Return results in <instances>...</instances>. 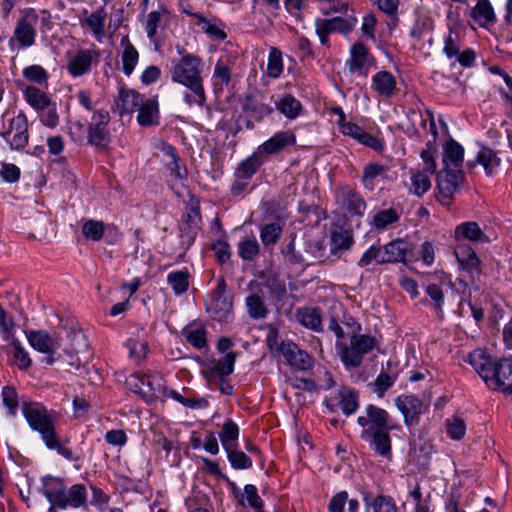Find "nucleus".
<instances>
[{
	"label": "nucleus",
	"instance_id": "obj_14",
	"mask_svg": "<svg viewBox=\"0 0 512 512\" xmlns=\"http://www.w3.org/2000/svg\"><path fill=\"white\" fill-rule=\"evenodd\" d=\"M374 61L375 59L370 55L363 43H355L350 48V56L346 61V65L350 73L366 75V72L363 71L364 68L368 65H373Z\"/></svg>",
	"mask_w": 512,
	"mask_h": 512
},
{
	"label": "nucleus",
	"instance_id": "obj_27",
	"mask_svg": "<svg viewBox=\"0 0 512 512\" xmlns=\"http://www.w3.org/2000/svg\"><path fill=\"white\" fill-rule=\"evenodd\" d=\"M455 239L469 240L471 242H488L489 238L484 234L477 222L468 221L459 224L455 228Z\"/></svg>",
	"mask_w": 512,
	"mask_h": 512
},
{
	"label": "nucleus",
	"instance_id": "obj_32",
	"mask_svg": "<svg viewBox=\"0 0 512 512\" xmlns=\"http://www.w3.org/2000/svg\"><path fill=\"white\" fill-rule=\"evenodd\" d=\"M265 160L262 155L254 152L245 160L241 161L236 168L235 177L251 180L253 175L257 172V170L264 164Z\"/></svg>",
	"mask_w": 512,
	"mask_h": 512
},
{
	"label": "nucleus",
	"instance_id": "obj_34",
	"mask_svg": "<svg viewBox=\"0 0 512 512\" xmlns=\"http://www.w3.org/2000/svg\"><path fill=\"white\" fill-rule=\"evenodd\" d=\"M181 333L193 348L198 350L207 348V331L205 328L190 324L184 327Z\"/></svg>",
	"mask_w": 512,
	"mask_h": 512
},
{
	"label": "nucleus",
	"instance_id": "obj_60",
	"mask_svg": "<svg viewBox=\"0 0 512 512\" xmlns=\"http://www.w3.org/2000/svg\"><path fill=\"white\" fill-rule=\"evenodd\" d=\"M396 381V376H392L385 371H381L373 382L374 392L383 397L384 394L391 388Z\"/></svg>",
	"mask_w": 512,
	"mask_h": 512
},
{
	"label": "nucleus",
	"instance_id": "obj_52",
	"mask_svg": "<svg viewBox=\"0 0 512 512\" xmlns=\"http://www.w3.org/2000/svg\"><path fill=\"white\" fill-rule=\"evenodd\" d=\"M168 16V10L161 8L160 10L151 11L147 15L145 22V31L149 40L154 41L157 30L161 27V22L164 17Z\"/></svg>",
	"mask_w": 512,
	"mask_h": 512
},
{
	"label": "nucleus",
	"instance_id": "obj_37",
	"mask_svg": "<svg viewBox=\"0 0 512 512\" xmlns=\"http://www.w3.org/2000/svg\"><path fill=\"white\" fill-rule=\"evenodd\" d=\"M297 319L301 325L316 332H322L320 312L316 308H301L297 311Z\"/></svg>",
	"mask_w": 512,
	"mask_h": 512
},
{
	"label": "nucleus",
	"instance_id": "obj_18",
	"mask_svg": "<svg viewBox=\"0 0 512 512\" xmlns=\"http://www.w3.org/2000/svg\"><path fill=\"white\" fill-rule=\"evenodd\" d=\"M29 344L37 351L44 354H54L61 346L60 340L54 335L38 330L30 331L27 335Z\"/></svg>",
	"mask_w": 512,
	"mask_h": 512
},
{
	"label": "nucleus",
	"instance_id": "obj_39",
	"mask_svg": "<svg viewBox=\"0 0 512 512\" xmlns=\"http://www.w3.org/2000/svg\"><path fill=\"white\" fill-rule=\"evenodd\" d=\"M353 243L352 234L347 230L334 231L330 238L331 255L338 256L339 253L347 251Z\"/></svg>",
	"mask_w": 512,
	"mask_h": 512
},
{
	"label": "nucleus",
	"instance_id": "obj_19",
	"mask_svg": "<svg viewBox=\"0 0 512 512\" xmlns=\"http://www.w3.org/2000/svg\"><path fill=\"white\" fill-rule=\"evenodd\" d=\"M396 79L386 70L378 71L372 76L371 88L381 97L390 98L396 90Z\"/></svg>",
	"mask_w": 512,
	"mask_h": 512
},
{
	"label": "nucleus",
	"instance_id": "obj_2",
	"mask_svg": "<svg viewBox=\"0 0 512 512\" xmlns=\"http://www.w3.org/2000/svg\"><path fill=\"white\" fill-rule=\"evenodd\" d=\"M202 60L193 54L172 59L169 69L172 82L184 86L183 101L188 106L205 107L207 96L201 75Z\"/></svg>",
	"mask_w": 512,
	"mask_h": 512
},
{
	"label": "nucleus",
	"instance_id": "obj_29",
	"mask_svg": "<svg viewBox=\"0 0 512 512\" xmlns=\"http://www.w3.org/2000/svg\"><path fill=\"white\" fill-rule=\"evenodd\" d=\"M143 100V96L138 92L121 88L117 99V109L120 115L131 113L138 108Z\"/></svg>",
	"mask_w": 512,
	"mask_h": 512
},
{
	"label": "nucleus",
	"instance_id": "obj_22",
	"mask_svg": "<svg viewBox=\"0 0 512 512\" xmlns=\"http://www.w3.org/2000/svg\"><path fill=\"white\" fill-rule=\"evenodd\" d=\"M274 105L275 109L289 120L296 119L303 111L302 103L290 93L281 95L274 101Z\"/></svg>",
	"mask_w": 512,
	"mask_h": 512
},
{
	"label": "nucleus",
	"instance_id": "obj_56",
	"mask_svg": "<svg viewBox=\"0 0 512 512\" xmlns=\"http://www.w3.org/2000/svg\"><path fill=\"white\" fill-rule=\"evenodd\" d=\"M259 250L260 246L255 237L245 238L238 244V254L243 260H253Z\"/></svg>",
	"mask_w": 512,
	"mask_h": 512
},
{
	"label": "nucleus",
	"instance_id": "obj_48",
	"mask_svg": "<svg viewBox=\"0 0 512 512\" xmlns=\"http://www.w3.org/2000/svg\"><path fill=\"white\" fill-rule=\"evenodd\" d=\"M247 312L252 319H263L268 315V309L261 296L258 294L249 295L246 300Z\"/></svg>",
	"mask_w": 512,
	"mask_h": 512
},
{
	"label": "nucleus",
	"instance_id": "obj_20",
	"mask_svg": "<svg viewBox=\"0 0 512 512\" xmlns=\"http://www.w3.org/2000/svg\"><path fill=\"white\" fill-rule=\"evenodd\" d=\"M365 512H397L396 501L390 495L380 494L375 497L368 493L363 495Z\"/></svg>",
	"mask_w": 512,
	"mask_h": 512
},
{
	"label": "nucleus",
	"instance_id": "obj_43",
	"mask_svg": "<svg viewBox=\"0 0 512 512\" xmlns=\"http://www.w3.org/2000/svg\"><path fill=\"white\" fill-rule=\"evenodd\" d=\"M190 274L186 268L172 271L167 275V282L175 295H182L189 288Z\"/></svg>",
	"mask_w": 512,
	"mask_h": 512
},
{
	"label": "nucleus",
	"instance_id": "obj_8",
	"mask_svg": "<svg viewBox=\"0 0 512 512\" xmlns=\"http://www.w3.org/2000/svg\"><path fill=\"white\" fill-rule=\"evenodd\" d=\"M100 53L96 49H80L68 61L66 69L73 77L78 78L90 73L93 66L99 63Z\"/></svg>",
	"mask_w": 512,
	"mask_h": 512
},
{
	"label": "nucleus",
	"instance_id": "obj_62",
	"mask_svg": "<svg viewBox=\"0 0 512 512\" xmlns=\"http://www.w3.org/2000/svg\"><path fill=\"white\" fill-rule=\"evenodd\" d=\"M446 428L448 436L453 440H460L466 432L465 421L459 417L447 419Z\"/></svg>",
	"mask_w": 512,
	"mask_h": 512
},
{
	"label": "nucleus",
	"instance_id": "obj_17",
	"mask_svg": "<svg viewBox=\"0 0 512 512\" xmlns=\"http://www.w3.org/2000/svg\"><path fill=\"white\" fill-rule=\"evenodd\" d=\"M236 354L233 352L226 353L219 360L213 361L207 372L206 378L210 386L213 385L215 380L226 379L227 376L233 373Z\"/></svg>",
	"mask_w": 512,
	"mask_h": 512
},
{
	"label": "nucleus",
	"instance_id": "obj_54",
	"mask_svg": "<svg viewBox=\"0 0 512 512\" xmlns=\"http://www.w3.org/2000/svg\"><path fill=\"white\" fill-rule=\"evenodd\" d=\"M340 408L342 412L346 415H352L354 414L358 407V395L356 391L351 389H345L340 392V401H339Z\"/></svg>",
	"mask_w": 512,
	"mask_h": 512
},
{
	"label": "nucleus",
	"instance_id": "obj_23",
	"mask_svg": "<svg viewBox=\"0 0 512 512\" xmlns=\"http://www.w3.org/2000/svg\"><path fill=\"white\" fill-rule=\"evenodd\" d=\"M136 382L131 384L134 391L144 397H154L163 390L160 378L157 375L143 374L134 378Z\"/></svg>",
	"mask_w": 512,
	"mask_h": 512
},
{
	"label": "nucleus",
	"instance_id": "obj_21",
	"mask_svg": "<svg viewBox=\"0 0 512 512\" xmlns=\"http://www.w3.org/2000/svg\"><path fill=\"white\" fill-rule=\"evenodd\" d=\"M232 61L228 57L217 60L212 74V84L215 91L223 90L232 80Z\"/></svg>",
	"mask_w": 512,
	"mask_h": 512
},
{
	"label": "nucleus",
	"instance_id": "obj_12",
	"mask_svg": "<svg viewBox=\"0 0 512 512\" xmlns=\"http://www.w3.org/2000/svg\"><path fill=\"white\" fill-rule=\"evenodd\" d=\"M395 405L404 417V423L410 427L418 423L420 415L424 412L423 402L414 395H400Z\"/></svg>",
	"mask_w": 512,
	"mask_h": 512
},
{
	"label": "nucleus",
	"instance_id": "obj_9",
	"mask_svg": "<svg viewBox=\"0 0 512 512\" xmlns=\"http://www.w3.org/2000/svg\"><path fill=\"white\" fill-rule=\"evenodd\" d=\"M464 180L462 169L443 168L437 174V189L439 192V200L443 204H448L454 193L458 191Z\"/></svg>",
	"mask_w": 512,
	"mask_h": 512
},
{
	"label": "nucleus",
	"instance_id": "obj_35",
	"mask_svg": "<svg viewBox=\"0 0 512 512\" xmlns=\"http://www.w3.org/2000/svg\"><path fill=\"white\" fill-rule=\"evenodd\" d=\"M388 169L377 163H368L363 168L362 185L366 190L373 191L379 177H386Z\"/></svg>",
	"mask_w": 512,
	"mask_h": 512
},
{
	"label": "nucleus",
	"instance_id": "obj_5",
	"mask_svg": "<svg viewBox=\"0 0 512 512\" xmlns=\"http://www.w3.org/2000/svg\"><path fill=\"white\" fill-rule=\"evenodd\" d=\"M38 20L39 15L35 9L27 8L22 11V15L14 27L13 35L8 41L10 49H26L35 44Z\"/></svg>",
	"mask_w": 512,
	"mask_h": 512
},
{
	"label": "nucleus",
	"instance_id": "obj_10",
	"mask_svg": "<svg viewBox=\"0 0 512 512\" xmlns=\"http://www.w3.org/2000/svg\"><path fill=\"white\" fill-rule=\"evenodd\" d=\"M357 422L362 427V432H367L369 429L377 431L397 428L391 423L386 410L372 404L365 408V415L359 416Z\"/></svg>",
	"mask_w": 512,
	"mask_h": 512
},
{
	"label": "nucleus",
	"instance_id": "obj_45",
	"mask_svg": "<svg viewBox=\"0 0 512 512\" xmlns=\"http://www.w3.org/2000/svg\"><path fill=\"white\" fill-rule=\"evenodd\" d=\"M16 122L15 132H13V135H11L5 142L10 146L12 150H23L28 145V121H26L24 124H20L19 121Z\"/></svg>",
	"mask_w": 512,
	"mask_h": 512
},
{
	"label": "nucleus",
	"instance_id": "obj_55",
	"mask_svg": "<svg viewBox=\"0 0 512 512\" xmlns=\"http://www.w3.org/2000/svg\"><path fill=\"white\" fill-rule=\"evenodd\" d=\"M283 72L282 53L278 48L271 47L268 55L267 74L271 78H278Z\"/></svg>",
	"mask_w": 512,
	"mask_h": 512
},
{
	"label": "nucleus",
	"instance_id": "obj_7",
	"mask_svg": "<svg viewBox=\"0 0 512 512\" xmlns=\"http://www.w3.org/2000/svg\"><path fill=\"white\" fill-rule=\"evenodd\" d=\"M110 122L109 112L105 109L96 110L88 127L87 142L100 149H105L111 140L107 128Z\"/></svg>",
	"mask_w": 512,
	"mask_h": 512
},
{
	"label": "nucleus",
	"instance_id": "obj_26",
	"mask_svg": "<svg viewBox=\"0 0 512 512\" xmlns=\"http://www.w3.org/2000/svg\"><path fill=\"white\" fill-rule=\"evenodd\" d=\"M66 509L72 507L74 509L86 508L88 494L85 485L74 484L68 490L64 489V496L61 497Z\"/></svg>",
	"mask_w": 512,
	"mask_h": 512
},
{
	"label": "nucleus",
	"instance_id": "obj_58",
	"mask_svg": "<svg viewBox=\"0 0 512 512\" xmlns=\"http://www.w3.org/2000/svg\"><path fill=\"white\" fill-rule=\"evenodd\" d=\"M3 405L8 409V415L15 417L19 407V399L14 387L5 386L1 393Z\"/></svg>",
	"mask_w": 512,
	"mask_h": 512
},
{
	"label": "nucleus",
	"instance_id": "obj_30",
	"mask_svg": "<svg viewBox=\"0 0 512 512\" xmlns=\"http://www.w3.org/2000/svg\"><path fill=\"white\" fill-rule=\"evenodd\" d=\"M454 253L458 263L463 269L469 272L478 269L480 261L471 246L467 244H457Z\"/></svg>",
	"mask_w": 512,
	"mask_h": 512
},
{
	"label": "nucleus",
	"instance_id": "obj_44",
	"mask_svg": "<svg viewBox=\"0 0 512 512\" xmlns=\"http://www.w3.org/2000/svg\"><path fill=\"white\" fill-rule=\"evenodd\" d=\"M410 181L409 192L418 197L424 195L431 188L429 176L423 171L411 170Z\"/></svg>",
	"mask_w": 512,
	"mask_h": 512
},
{
	"label": "nucleus",
	"instance_id": "obj_6",
	"mask_svg": "<svg viewBox=\"0 0 512 512\" xmlns=\"http://www.w3.org/2000/svg\"><path fill=\"white\" fill-rule=\"evenodd\" d=\"M205 306L212 319L224 323L232 321L234 316L232 296L226 291L224 278L218 280L215 289L207 296Z\"/></svg>",
	"mask_w": 512,
	"mask_h": 512
},
{
	"label": "nucleus",
	"instance_id": "obj_1",
	"mask_svg": "<svg viewBox=\"0 0 512 512\" xmlns=\"http://www.w3.org/2000/svg\"><path fill=\"white\" fill-rule=\"evenodd\" d=\"M21 410L29 427L40 434L47 449L55 450L68 461H78L80 459L79 456L75 455L71 449L64 445L68 440L66 439L62 442L56 432V423L58 421V413L56 411L48 410L39 402L29 401H22Z\"/></svg>",
	"mask_w": 512,
	"mask_h": 512
},
{
	"label": "nucleus",
	"instance_id": "obj_41",
	"mask_svg": "<svg viewBox=\"0 0 512 512\" xmlns=\"http://www.w3.org/2000/svg\"><path fill=\"white\" fill-rule=\"evenodd\" d=\"M2 128L0 130V136L4 139V141L8 140L13 132L16 130L15 123L19 121L20 124H24L27 120V117L23 113H19L18 115H14V112L6 110L1 115Z\"/></svg>",
	"mask_w": 512,
	"mask_h": 512
},
{
	"label": "nucleus",
	"instance_id": "obj_24",
	"mask_svg": "<svg viewBox=\"0 0 512 512\" xmlns=\"http://www.w3.org/2000/svg\"><path fill=\"white\" fill-rule=\"evenodd\" d=\"M464 160V148L454 139H450L444 146L443 162L444 168L462 169Z\"/></svg>",
	"mask_w": 512,
	"mask_h": 512
},
{
	"label": "nucleus",
	"instance_id": "obj_63",
	"mask_svg": "<svg viewBox=\"0 0 512 512\" xmlns=\"http://www.w3.org/2000/svg\"><path fill=\"white\" fill-rule=\"evenodd\" d=\"M41 123L48 128H55L59 124V114L55 102L51 103L46 109L39 111Z\"/></svg>",
	"mask_w": 512,
	"mask_h": 512
},
{
	"label": "nucleus",
	"instance_id": "obj_53",
	"mask_svg": "<svg viewBox=\"0 0 512 512\" xmlns=\"http://www.w3.org/2000/svg\"><path fill=\"white\" fill-rule=\"evenodd\" d=\"M399 218L400 215L396 209L388 208L376 212L372 217V223L377 229H385L396 223Z\"/></svg>",
	"mask_w": 512,
	"mask_h": 512
},
{
	"label": "nucleus",
	"instance_id": "obj_50",
	"mask_svg": "<svg viewBox=\"0 0 512 512\" xmlns=\"http://www.w3.org/2000/svg\"><path fill=\"white\" fill-rule=\"evenodd\" d=\"M477 162L483 166L487 175H491L499 167L500 159L492 149L482 147L477 154Z\"/></svg>",
	"mask_w": 512,
	"mask_h": 512
},
{
	"label": "nucleus",
	"instance_id": "obj_13",
	"mask_svg": "<svg viewBox=\"0 0 512 512\" xmlns=\"http://www.w3.org/2000/svg\"><path fill=\"white\" fill-rule=\"evenodd\" d=\"M279 350L293 368L302 371L311 368L313 363L312 357L307 352L301 350L295 343L290 341L283 342Z\"/></svg>",
	"mask_w": 512,
	"mask_h": 512
},
{
	"label": "nucleus",
	"instance_id": "obj_11",
	"mask_svg": "<svg viewBox=\"0 0 512 512\" xmlns=\"http://www.w3.org/2000/svg\"><path fill=\"white\" fill-rule=\"evenodd\" d=\"M336 202L349 216H362L366 210V202L350 186H342L336 191Z\"/></svg>",
	"mask_w": 512,
	"mask_h": 512
},
{
	"label": "nucleus",
	"instance_id": "obj_3",
	"mask_svg": "<svg viewBox=\"0 0 512 512\" xmlns=\"http://www.w3.org/2000/svg\"><path fill=\"white\" fill-rule=\"evenodd\" d=\"M469 363L488 388L504 394H512V359H493L483 349L469 354Z\"/></svg>",
	"mask_w": 512,
	"mask_h": 512
},
{
	"label": "nucleus",
	"instance_id": "obj_31",
	"mask_svg": "<svg viewBox=\"0 0 512 512\" xmlns=\"http://www.w3.org/2000/svg\"><path fill=\"white\" fill-rule=\"evenodd\" d=\"M137 122L141 126H151L158 123V102L155 99H146L138 106Z\"/></svg>",
	"mask_w": 512,
	"mask_h": 512
},
{
	"label": "nucleus",
	"instance_id": "obj_15",
	"mask_svg": "<svg viewBox=\"0 0 512 512\" xmlns=\"http://www.w3.org/2000/svg\"><path fill=\"white\" fill-rule=\"evenodd\" d=\"M392 429H383L367 432H361V439L369 442L373 446L374 452L382 457L389 458L392 454L391 438L389 431Z\"/></svg>",
	"mask_w": 512,
	"mask_h": 512
},
{
	"label": "nucleus",
	"instance_id": "obj_33",
	"mask_svg": "<svg viewBox=\"0 0 512 512\" xmlns=\"http://www.w3.org/2000/svg\"><path fill=\"white\" fill-rule=\"evenodd\" d=\"M41 483L42 485L39 488V492L44 495L47 500L64 496L65 485L61 478L46 475L41 478Z\"/></svg>",
	"mask_w": 512,
	"mask_h": 512
},
{
	"label": "nucleus",
	"instance_id": "obj_59",
	"mask_svg": "<svg viewBox=\"0 0 512 512\" xmlns=\"http://www.w3.org/2000/svg\"><path fill=\"white\" fill-rule=\"evenodd\" d=\"M22 74L26 80L38 85L47 83L49 78L47 71L42 66L37 64L25 67Z\"/></svg>",
	"mask_w": 512,
	"mask_h": 512
},
{
	"label": "nucleus",
	"instance_id": "obj_36",
	"mask_svg": "<svg viewBox=\"0 0 512 512\" xmlns=\"http://www.w3.org/2000/svg\"><path fill=\"white\" fill-rule=\"evenodd\" d=\"M381 263H396L405 259L406 248L401 240L391 241L381 247Z\"/></svg>",
	"mask_w": 512,
	"mask_h": 512
},
{
	"label": "nucleus",
	"instance_id": "obj_4",
	"mask_svg": "<svg viewBox=\"0 0 512 512\" xmlns=\"http://www.w3.org/2000/svg\"><path fill=\"white\" fill-rule=\"evenodd\" d=\"M376 346L375 337L367 334L353 335L349 343L336 341L335 347L341 362L347 369L359 367L365 355L370 353Z\"/></svg>",
	"mask_w": 512,
	"mask_h": 512
},
{
	"label": "nucleus",
	"instance_id": "obj_61",
	"mask_svg": "<svg viewBox=\"0 0 512 512\" xmlns=\"http://www.w3.org/2000/svg\"><path fill=\"white\" fill-rule=\"evenodd\" d=\"M106 14L103 9L92 12L85 20L86 25L92 30L94 35H102L104 33V23Z\"/></svg>",
	"mask_w": 512,
	"mask_h": 512
},
{
	"label": "nucleus",
	"instance_id": "obj_57",
	"mask_svg": "<svg viewBox=\"0 0 512 512\" xmlns=\"http://www.w3.org/2000/svg\"><path fill=\"white\" fill-rule=\"evenodd\" d=\"M227 458L234 469H249L252 467V460L244 452L236 449V446L225 450Z\"/></svg>",
	"mask_w": 512,
	"mask_h": 512
},
{
	"label": "nucleus",
	"instance_id": "obj_49",
	"mask_svg": "<svg viewBox=\"0 0 512 512\" xmlns=\"http://www.w3.org/2000/svg\"><path fill=\"white\" fill-rule=\"evenodd\" d=\"M240 499L239 503L243 507L248 505L249 507L255 509L256 511H261L263 506L262 499L258 494L257 487L253 484H247L244 487V491L242 494H239Z\"/></svg>",
	"mask_w": 512,
	"mask_h": 512
},
{
	"label": "nucleus",
	"instance_id": "obj_64",
	"mask_svg": "<svg viewBox=\"0 0 512 512\" xmlns=\"http://www.w3.org/2000/svg\"><path fill=\"white\" fill-rule=\"evenodd\" d=\"M460 37L457 33L450 32L444 40L443 53L448 59L455 58L460 52Z\"/></svg>",
	"mask_w": 512,
	"mask_h": 512
},
{
	"label": "nucleus",
	"instance_id": "obj_38",
	"mask_svg": "<svg viewBox=\"0 0 512 512\" xmlns=\"http://www.w3.org/2000/svg\"><path fill=\"white\" fill-rule=\"evenodd\" d=\"M24 98L37 111L44 110L53 103L46 93L35 86H28L24 90Z\"/></svg>",
	"mask_w": 512,
	"mask_h": 512
},
{
	"label": "nucleus",
	"instance_id": "obj_46",
	"mask_svg": "<svg viewBox=\"0 0 512 512\" xmlns=\"http://www.w3.org/2000/svg\"><path fill=\"white\" fill-rule=\"evenodd\" d=\"M283 232L280 222L264 224L260 229V239L265 247L275 245Z\"/></svg>",
	"mask_w": 512,
	"mask_h": 512
},
{
	"label": "nucleus",
	"instance_id": "obj_51",
	"mask_svg": "<svg viewBox=\"0 0 512 512\" xmlns=\"http://www.w3.org/2000/svg\"><path fill=\"white\" fill-rule=\"evenodd\" d=\"M222 446L225 450L236 446V441L239 437V427L232 420H228L223 424L222 431L219 435Z\"/></svg>",
	"mask_w": 512,
	"mask_h": 512
},
{
	"label": "nucleus",
	"instance_id": "obj_16",
	"mask_svg": "<svg viewBox=\"0 0 512 512\" xmlns=\"http://www.w3.org/2000/svg\"><path fill=\"white\" fill-rule=\"evenodd\" d=\"M296 143V136L291 131H279L271 138L266 140L257 148L259 155L263 154H276L282 151L287 146H293Z\"/></svg>",
	"mask_w": 512,
	"mask_h": 512
},
{
	"label": "nucleus",
	"instance_id": "obj_40",
	"mask_svg": "<svg viewBox=\"0 0 512 512\" xmlns=\"http://www.w3.org/2000/svg\"><path fill=\"white\" fill-rule=\"evenodd\" d=\"M191 16L197 19V25L201 28L203 32H205L210 38L218 41H223L227 34L224 31L223 25H217L207 20L200 13H189Z\"/></svg>",
	"mask_w": 512,
	"mask_h": 512
},
{
	"label": "nucleus",
	"instance_id": "obj_42",
	"mask_svg": "<svg viewBox=\"0 0 512 512\" xmlns=\"http://www.w3.org/2000/svg\"><path fill=\"white\" fill-rule=\"evenodd\" d=\"M81 230L84 238L93 242L102 239L105 232V224L102 221L94 219H82Z\"/></svg>",
	"mask_w": 512,
	"mask_h": 512
},
{
	"label": "nucleus",
	"instance_id": "obj_28",
	"mask_svg": "<svg viewBox=\"0 0 512 512\" xmlns=\"http://www.w3.org/2000/svg\"><path fill=\"white\" fill-rule=\"evenodd\" d=\"M123 52L121 55L122 71L126 76H130L139 60V53L130 42L128 35L123 36L120 41Z\"/></svg>",
	"mask_w": 512,
	"mask_h": 512
},
{
	"label": "nucleus",
	"instance_id": "obj_47",
	"mask_svg": "<svg viewBox=\"0 0 512 512\" xmlns=\"http://www.w3.org/2000/svg\"><path fill=\"white\" fill-rule=\"evenodd\" d=\"M425 292L433 303L437 316L442 318L445 303L443 286L437 283H427L425 286Z\"/></svg>",
	"mask_w": 512,
	"mask_h": 512
},
{
	"label": "nucleus",
	"instance_id": "obj_25",
	"mask_svg": "<svg viewBox=\"0 0 512 512\" xmlns=\"http://www.w3.org/2000/svg\"><path fill=\"white\" fill-rule=\"evenodd\" d=\"M469 17L481 27L493 25L497 20L489 0H477V4L469 12Z\"/></svg>",
	"mask_w": 512,
	"mask_h": 512
}]
</instances>
